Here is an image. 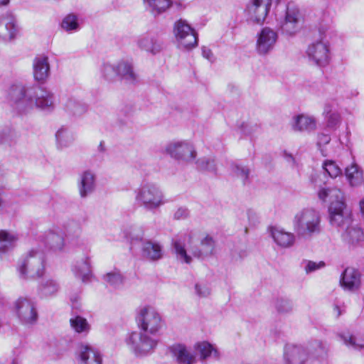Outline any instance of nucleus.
Returning <instances> with one entry per match:
<instances>
[{
	"instance_id": "nucleus-38",
	"label": "nucleus",
	"mask_w": 364,
	"mask_h": 364,
	"mask_svg": "<svg viewBox=\"0 0 364 364\" xmlns=\"http://www.w3.org/2000/svg\"><path fill=\"white\" fill-rule=\"evenodd\" d=\"M64 107L67 112L73 115H81L87 110V107L85 103L74 97L68 98Z\"/></svg>"
},
{
	"instance_id": "nucleus-28",
	"label": "nucleus",
	"mask_w": 364,
	"mask_h": 364,
	"mask_svg": "<svg viewBox=\"0 0 364 364\" xmlns=\"http://www.w3.org/2000/svg\"><path fill=\"white\" fill-rule=\"evenodd\" d=\"M322 114L326 120L327 128L336 130L340 127L342 122V117L338 110L334 109L333 104L326 102L324 105Z\"/></svg>"
},
{
	"instance_id": "nucleus-11",
	"label": "nucleus",
	"mask_w": 364,
	"mask_h": 364,
	"mask_svg": "<svg viewBox=\"0 0 364 364\" xmlns=\"http://www.w3.org/2000/svg\"><path fill=\"white\" fill-rule=\"evenodd\" d=\"M103 73L106 79L110 81L119 77L127 83L133 84L138 79L132 62L128 60H122L116 64H105Z\"/></svg>"
},
{
	"instance_id": "nucleus-60",
	"label": "nucleus",
	"mask_w": 364,
	"mask_h": 364,
	"mask_svg": "<svg viewBox=\"0 0 364 364\" xmlns=\"http://www.w3.org/2000/svg\"><path fill=\"white\" fill-rule=\"evenodd\" d=\"M99 149L100 151H104V146H103V143L102 142H100V145H99Z\"/></svg>"
},
{
	"instance_id": "nucleus-35",
	"label": "nucleus",
	"mask_w": 364,
	"mask_h": 364,
	"mask_svg": "<svg viewBox=\"0 0 364 364\" xmlns=\"http://www.w3.org/2000/svg\"><path fill=\"white\" fill-rule=\"evenodd\" d=\"M57 146L59 149H63L73 144L75 136L73 133L65 127H61L55 134Z\"/></svg>"
},
{
	"instance_id": "nucleus-62",
	"label": "nucleus",
	"mask_w": 364,
	"mask_h": 364,
	"mask_svg": "<svg viewBox=\"0 0 364 364\" xmlns=\"http://www.w3.org/2000/svg\"><path fill=\"white\" fill-rule=\"evenodd\" d=\"M358 95V92L356 90L353 91V92L352 93V96H353V97H355Z\"/></svg>"
},
{
	"instance_id": "nucleus-5",
	"label": "nucleus",
	"mask_w": 364,
	"mask_h": 364,
	"mask_svg": "<svg viewBox=\"0 0 364 364\" xmlns=\"http://www.w3.org/2000/svg\"><path fill=\"white\" fill-rule=\"evenodd\" d=\"M45 249L41 245L33 247L18 266L20 277L28 279L41 277L45 272Z\"/></svg>"
},
{
	"instance_id": "nucleus-21",
	"label": "nucleus",
	"mask_w": 364,
	"mask_h": 364,
	"mask_svg": "<svg viewBox=\"0 0 364 364\" xmlns=\"http://www.w3.org/2000/svg\"><path fill=\"white\" fill-rule=\"evenodd\" d=\"M33 77L36 81L43 82L50 75V64L46 55L36 56L33 62Z\"/></svg>"
},
{
	"instance_id": "nucleus-23",
	"label": "nucleus",
	"mask_w": 364,
	"mask_h": 364,
	"mask_svg": "<svg viewBox=\"0 0 364 364\" xmlns=\"http://www.w3.org/2000/svg\"><path fill=\"white\" fill-rule=\"evenodd\" d=\"M284 358L288 363L303 364L308 358V353L302 346L288 344L284 348Z\"/></svg>"
},
{
	"instance_id": "nucleus-44",
	"label": "nucleus",
	"mask_w": 364,
	"mask_h": 364,
	"mask_svg": "<svg viewBox=\"0 0 364 364\" xmlns=\"http://www.w3.org/2000/svg\"><path fill=\"white\" fill-rule=\"evenodd\" d=\"M196 165L197 169L200 171H206L211 173L216 172V164L213 159L202 157L196 161Z\"/></svg>"
},
{
	"instance_id": "nucleus-36",
	"label": "nucleus",
	"mask_w": 364,
	"mask_h": 364,
	"mask_svg": "<svg viewBox=\"0 0 364 364\" xmlns=\"http://www.w3.org/2000/svg\"><path fill=\"white\" fill-rule=\"evenodd\" d=\"M59 284L52 278L42 279L38 287V294L43 297L55 295L59 290Z\"/></svg>"
},
{
	"instance_id": "nucleus-20",
	"label": "nucleus",
	"mask_w": 364,
	"mask_h": 364,
	"mask_svg": "<svg viewBox=\"0 0 364 364\" xmlns=\"http://www.w3.org/2000/svg\"><path fill=\"white\" fill-rule=\"evenodd\" d=\"M41 242L45 247L53 251H60L65 245L63 233L59 230H52L41 236Z\"/></svg>"
},
{
	"instance_id": "nucleus-51",
	"label": "nucleus",
	"mask_w": 364,
	"mask_h": 364,
	"mask_svg": "<svg viewBox=\"0 0 364 364\" xmlns=\"http://www.w3.org/2000/svg\"><path fill=\"white\" fill-rule=\"evenodd\" d=\"M189 214V212L186 208H179L174 213V218L177 220H181L186 218Z\"/></svg>"
},
{
	"instance_id": "nucleus-8",
	"label": "nucleus",
	"mask_w": 364,
	"mask_h": 364,
	"mask_svg": "<svg viewBox=\"0 0 364 364\" xmlns=\"http://www.w3.org/2000/svg\"><path fill=\"white\" fill-rule=\"evenodd\" d=\"M135 193L137 205L148 211L156 210L167 203L161 188L154 183H143Z\"/></svg>"
},
{
	"instance_id": "nucleus-30",
	"label": "nucleus",
	"mask_w": 364,
	"mask_h": 364,
	"mask_svg": "<svg viewBox=\"0 0 364 364\" xmlns=\"http://www.w3.org/2000/svg\"><path fill=\"white\" fill-rule=\"evenodd\" d=\"M271 236L277 245L281 247H291L295 242L294 234L284 231L283 229L272 227L270 228Z\"/></svg>"
},
{
	"instance_id": "nucleus-33",
	"label": "nucleus",
	"mask_w": 364,
	"mask_h": 364,
	"mask_svg": "<svg viewBox=\"0 0 364 364\" xmlns=\"http://www.w3.org/2000/svg\"><path fill=\"white\" fill-rule=\"evenodd\" d=\"M338 336L349 348L360 350L364 348V337L361 336L353 335L350 332H343L339 333Z\"/></svg>"
},
{
	"instance_id": "nucleus-19",
	"label": "nucleus",
	"mask_w": 364,
	"mask_h": 364,
	"mask_svg": "<svg viewBox=\"0 0 364 364\" xmlns=\"http://www.w3.org/2000/svg\"><path fill=\"white\" fill-rule=\"evenodd\" d=\"M144 10L154 18L167 13L173 6L172 0H141Z\"/></svg>"
},
{
	"instance_id": "nucleus-49",
	"label": "nucleus",
	"mask_w": 364,
	"mask_h": 364,
	"mask_svg": "<svg viewBox=\"0 0 364 364\" xmlns=\"http://www.w3.org/2000/svg\"><path fill=\"white\" fill-rule=\"evenodd\" d=\"M277 309L282 313H287L292 310V303L287 299H280L277 301L276 304Z\"/></svg>"
},
{
	"instance_id": "nucleus-7",
	"label": "nucleus",
	"mask_w": 364,
	"mask_h": 364,
	"mask_svg": "<svg viewBox=\"0 0 364 364\" xmlns=\"http://www.w3.org/2000/svg\"><path fill=\"white\" fill-rule=\"evenodd\" d=\"M278 26L282 34L295 35L301 28V15L299 8L293 4L284 5L278 2L275 8Z\"/></svg>"
},
{
	"instance_id": "nucleus-18",
	"label": "nucleus",
	"mask_w": 364,
	"mask_h": 364,
	"mask_svg": "<svg viewBox=\"0 0 364 364\" xmlns=\"http://www.w3.org/2000/svg\"><path fill=\"white\" fill-rule=\"evenodd\" d=\"M96 188V176L87 170L82 172L78 178L77 188L81 198H86L92 193Z\"/></svg>"
},
{
	"instance_id": "nucleus-59",
	"label": "nucleus",
	"mask_w": 364,
	"mask_h": 364,
	"mask_svg": "<svg viewBox=\"0 0 364 364\" xmlns=\"http://www.w3.org/2000/svg\"><path fill=\"white\" fill-rule=\"evenodd\" d=\"M9 2V0H0V6H4L8 4Z\"/></svg>"
},
{
	"instance_id": "nucleus-63",
	"label": "nucleus",
	"mask_w": 364,
	"mask_h": 364,
	"mask_svg": "<svg viewBox=\"0 0 364 364\" xmlns=\"http://www.w3.org/2000/svg\"><path fill=\"white\" fill-rule=\"evenodd\" d=\"M2 203H3V202H2L1 199L0 198V210L2 208Z\"/></svg>"
},
{
	"instance_id": "nucleus-9",
	"label": "nucleus",
	"mask_w": 364,
	"mask_h": 364,
	"mask_svg": "<svg viewBox=\"0 0 364 364\" xmlns=\"http://www.w3.org/2000/svg\"><path fill=\"white\" fill-rule=\"evenodd\" d=\"M162 151L172 159L185 164L192 163L197 156L195 145L189 140H173L168 142Z\"/></svg>"
},
{
	"instance_id": "nucleus-17",
	"label": "nucleus",
	"mask_w": 364,
	"mask_h": 364,
	"mask_svg": "<svg viewBox=\"0 0 364 364\" xmlns=\"http://www.w3.org/2000/svg\"><path fill=\"white\" fill-rule=\"evenodd\" d=\"M291 127L296 132L309 133L316 129L317 121L312 115L299 114L292 117Z\"/></svg>"
},
{
	"instance_id": "nucleus-39",
	"label": "nucleus",
	"mask_w": 364,
	"mask_h": 364,
	"mask_svg": "<svg viewBox=\"0 0 364 364\" xmlns=\"http://www.w3.org/2000/svg\"><path fill=\"white\" fill-rule=\"evenodd\" d=\"M105 282L114 288H119L123 285L124 277L119 270L114 269L103 276Z\"/></svg>"
},
{
	"instance_id": "nucleus-46",
	"label": "nucleus",
	"mask_w": 364,
	"mask_h": 364,
	"mask_svg": "<svg viewBox=\"0 0 364 364\" xmlns=\"http://www.w3.org/2000/svg\"><path fill=\"white\" fill-rule=\"evenodd\" d=\"M196 295L200 299L207 298L211 294L210 286L204 282H197L194 286Z\"/></svg>"
},
{
	"instance_id": "nucleus-37",
	"label": "nucleus",
	"mask_w": 364,
	"mask_h": 364,
	"mask_svg": "<svg viewBox=\"0 0 364 364\" xmlns=\"http://www.w3.org/2000/svg\"><path fill=\"white\" fill-rule=\"evenodd\" d=\"M346 228L343 237V240L350 245H355L363 240L364 233L360 228L349 225Z\"/></svg>"
},
{
	"instance_id": "nucleus-61",
	"label": "nucleus",
	"mask_w": 364,
	"mask_h": 364,
	"mask_svg": "<svg viewBox=\"0 0 364 364\" xmlns=\"http://www.w3.org/2000/svg\"><path fill=\"white\" fill-rule=\"evenodd\" d=\"M346 134H347V136L348 137L350 134V132L349 130V128L347 127H346Z\"/></svg>"
},
{
	"instance_id": "nucleus-15",
	"label": "nucleus",
	"mask_w": 364,
	"mask_h": 364,
	"mask_svg": "<svg viewBox=\"0 0 364 364\" xmlns=\"http://www.w3.org/2000/svg\"><path fill=\"white\" fill-rule=\"evenodd\" d=\"M279 35L274 29L264 27L257 36L256 50L259 55H267L275 47Z\"/></svg>"
},
{
	"instance_id": "nucleus-53",
	"label": "nucleus",
	"mask_w": 364,
	"mask_h": 364,
	"mask_svg": "<svg viewBox=\"0 0 364 364\" xmlns=\"http://www.w3.org/2000/svg\"><path fill=\"white\" fill-rule=\"evenodd\" d=\"M245 215L247 217L250 225H255L257 222V215L253 210H247Z\"/></svg>"
},
{
	"instance_id": "nucleus-29",
	"label": "nucleus",
	"mask_w": 364,
	"mask_h": 364,
	"mask_svg": "<svg viewBox=\"0 0 364 364\" xmlns=\"http://www.w3.org/2000/svg\"><path fill=\"white\" fill-rule=\"evenodd\" d=\"M78 355L83 364H102L100 353L87 344H81L78 348Z\"/></svg>"
},
{
	"instance_id": "nucleus-16",
	"label": "nucleus",
	"mask_w": 364,
	"mask_h": 364,
	"mask_svg": "<svg viewBox=\"0 0 364 364\" xmlns=\"http://www.w3.org/2000/svg\"><path fill=\"white\" fill-rule=\"evenodd\" d=\"M306 53L309 59L319 66L326 65L331 59L329 45L321 41L309 45Z\"/></svg>"
},
{
	"instance_id": "nucleus-22",
	"label": "nucleus",
	"mask_w": 364,
	"mask_h": 364,
	"mask_svg": "<svg viewBox=\"0 0 364 364\" xmlns=\"http://www.w3.org/2000/svg\"><path fill=\"white\" fill-rule=\"evenodd\" d=\"M170 352L178 364H195L196 357L183 344H174L170 347Z\"/></svg>"
},
{
	"instance_id": "nucleus-42",
	"label": "nucleus",
	"mask_w": 364,
	"mask_h": 364,
	"mask_svg": "<svg viewBox=\"0 0 364 364\" xmlns=\"http://www.w3.org/2000/svg\"><path fill=\"white\" fill-rule=\"evenodd\" d=\"M61 27L65 31L72 33L80 29L77 16L73 14L67 15L62 21Z\"/></svg>"
},
{
	"instance_id": "nucleus-50",
	"label": "nucleus",
	"mask_w": 364,
	"mask_h": 364,
	"mask_svg": "<svg viewBox=\"0 0 364 364\" xmlns=\"http://www.w3.org/2000/svg\"><path fill=\"white\" fill-rule=\"evenodd\" d=\"M325 267V263L322 261L316 262L313 261H308L305 266V271L306 273H311Z\"/></svg>"
},
{
	"instance_id": "nucleus-2",
	"label": "nucleus",
	"mask_w": 364,
	"mask_h": 364,
	"mask_svg": "<svg viewBox=\"0 0 364 364\" xmlns=\"http://www.w3.org/2000/svg\"><path fill=\"white\" fill-rule=\"evenodd\" d=\"M8 95L13 105L19 112H23L33 107L50 112L55 107L53 93L39 86L13 85Z\"/></svg>"
},
{
	"instance_id": "nucleus-41",
	"label": "nucleus",
	"mask_w": 364,
	"mask_h": 364,
	"mask_svg": "<svg viewBox=\"0 0 364 364\" xmlns=\"http://www.w3.org/2000/svg\"><path fill=\"white\" fill-rule=\"evenodd\" d=\"M319 31L321 36V41L327 43L328 45L330 42L333 43L338 38V33L333 25L321 26Z\"/></svg>"
},
{
	"instance_id": "nucleus-3",
	"label": "nucleus",
	"mask_w": 364,
	"mask_h": 364,
	"mask_svg": "<svg viewBox=\"0 0 364 364\" xmlns=\"http://www.w3.org/2000/svg\"><path fill=\"white\" fill-rule=\"evenodd\" d=\"M176 257L182 263L190 264L192 256L204 259L212 255L215 249V242L208 235H200L196 231L184 234L173 241Z\"/></svg>"
},
{
	"instance_id": "nucleus-4",
	"label": "nucleus",
	"mask_w": 364,
	"mask_h": 364,
	"mask_svg": "<svg viewBox=\"0 0 364 364\" xmlns=\"http://www.w3.org/2000/svg\"><path fill=\"white\" fill-rule=\"evenodd\" d=\"M318 196L323 201H329L328 218L331 225L341 229L351 223V213L345 203L344 194L337 188H322Z\"/></svg>"
},
{
	"instance_id": "nucleus-47",
	"label": "nucleus",
	"mask_w": 364,
	"mask_h": 364,
	"mask_svg": "<svg viewBox=\"0 0 364 364\" xmlns=\"http://www.w3.org/2000/svg\"><path fill=\"white\" fill-rule=\"evenodd\" d=\"M232 172L237 177L240 178L244 183H245L249 178L250 169L246 166L234 164L232 166Z\"/></svg>"
},
{
	"instance_id": "nucleus-6",
	"label": "nucleus",
	"mask_w": 364,
	"mask_h": 364,
	"mask_svg": "<svg viewBox=\"0 0 364 364\" xmlns=\"http://www.w3.org/2000/svg\"><path fill=\"white\" fill-rule=\"evenodd\" d=\"M292 225L298 237H310L321 231V215L314 208H304L294 215Z\"/></svg>"
},
{
	"instance_id": "nucleus-64",
	"label": "nucleus",
	"mask_w": 364,
	"mask_h": 364,
	"mask_svg": "<svg viewBox=\"0 0 364 364\" xmlns=\"http://www.w3.org/2000/svg\"><path fill=\"white\" fill-rule=\"evenodd\" d=\"M259 128V126H257V125H255V130H257V129H258Z\"/></svg>"
},
{
	"instance_id": "nucleus-14",
	"label": "nucleus",
	"mask_w": 364,
	"mask_h": 364,
	"mask_svg": "<svg viewBox=\"0 0 364 364\" xmlns=\"http://www.w3.org/2000/svg\"><path fill=\"white\" fill-rule=\"evenodd\" d=\"M19 31L16 17L12 12L6 11L0 16V42L6 43L14 40Z\"/></svg>"
},
{
	"instance_id": "nucleus-25",
	"label": "nucleus",
	"mask_w": 364,
	"mask_h": 364,
	"mask_svg": "<svg viewBox=\"0 0 364 364\" xmlns=\"http://www.w3.org/2000/svg\"><path fill=\"white\" fill-rule=\"evenodd\" d=\"M137 45L139 48L153 55L161 52L163 49L161 41L155 35L146 34L141 36L137 41Z\"/></svg>"
},
{
	"instance_id": "nucleus-1",
	"label": "nucleus",
	"mask_w": 364,
	"mask_h": 364,
	"mask_svg": "<svg viewBox=\"0 0 364 364\" xmlns=\"http://www.w3.org/2000/svg\"><path fill=\"white\" fill-rule=\"evenodd\" d=\"M141 332H133L127 339V343L136 356L151 353L158 344L156 336L165 323L161 315L153 307L141 309L136 317Z\"/></svg>"
},
{
	"instance_id": "nucleus-31",
	"label": "nucleus",
	"mask_w": 364,
	"mask_h": 364,
	"mask_svg": "<svg viewBox=\"0 0 364 364\" xmlns=\"http://www.w3.org/2000/svg\"><path fill=\"white\" fill-rule=\"evenodd\" d=\"M346 179L351 187H358L364 182V175L361 168L355 164L345 168Z\"/></svg>"
},
{
	"instance_id": "nucleus-57",
	"label": "nucleus",
	"mask_w": 364,
	"mask_h": 364,
	"mask_svg": "<svg viewBox=\"0 0 364 364\" xmlns=\"http://www.w3.org/2000/svg\"><path fill=\"white\" fill-rule=\"evenodd\" d=\"M71 301H72L73 307V308H78L77 299L73 300V299H71Z\"/></svg>"
},
{
	"instance_id": "nucleus-10",
	"label": "nucleus",
	"mask_w": 364,
	"mask_h": 364,
	"mask_svg": "<svg viewBox=\"0 0 364 364\" xmlns=\"http://www.w3.org/2000/svg\"><path fill=\"white\" fill-rule=\"evenodd\" d=\"M173 33L177 47L190 50L198 46V34L193 28L183 19H178L173 26Z\"/></svg>"
},
{
	"instance_id": "nucleus-34",
	"label": "nucleus",
	"mask_w": 364,
	"mask_h": 364,
	"mask_svg": "<svg viewBox=\"0 0 364 364\" xmlns=\"http://www.w3.org/2000/svg\"><path fill=\"white\" fill-rule=\"evenodd\" d=\"M18 236L6 230H0V255L11 250L16 245Z\"/></svg>"
},
{
	"instance_id": "nucleus-54",
	"label": "nucleus",
	"mask_w": 364,
	"mask_h": 364,
	"mask_svg": "<svg viewBox=\"0 0 364 364\" xmlns=\"http://www.w3.org/2000/svg\"><path fill=\"white\" fill-rule=\"evenodd\" d=\"M202 54L203 56L209 61H212L213 60V54L210 49L203 48L202 50Z\"/></svg>"
},
{
	"instance_id": "nucleus-52",
	"label": "nucleus",
	"mask_w": 364,
	"mask_h": 364,
	"mask_svg": "<svg viewBox=\"0 0 364 364\" xmlns=\"http://www.w3.org/2000/svg\"><path fill=\"white\" fill-rule=\"evenodd\" d=\"M331 141V136L328 134H319L318 135V141L317 144L319 147L323 145L328 144Z\"/></svg>"
},
{
	"instance_id": "nucleus-27",
	"label": "nucleus",
	"mask_w": 364,
	"mask_h": 364,
	"mask_svg": "<svg viewBox=\"0 0 364 364\" xmlns=\"http://www.w3.org/2000/svg\"><path fill=\"white\" fill-rule=\"evenodd\" d=\"M195 349L199 354L200 360L203 363L208 362V359L219 361L220 353L215 345L203 341L195 345Z\"/></svg>"
},
{
	"instance_id": "nucleus-12",
	"label": "nucleus",
	"mask_w": 364,
	"mask_h": 364,
	"mask_svg": "<svg viewBox=\"0 0 364 364\" xmlns=\"http://www.w3.org/2000/svg\"><path fill=\"white\" fill-rule=\"evenodd\" d=\"M280 0H251L247 5L245 12L247 21L253 23H264L272 2L277 5Z\"/></svg>"
},
{
	"instance_id": "nucleus-40",
	"label": "nucleus",
	"mask_w": 364,
	"mask_h": 364,
	"mask_svg": "<svg viewBox=\"0 0 364 364\" xmlns=\"http://www.w3.org/2000/svg\"><path fill=\"white\" fill-rule=\"evenodd\" d=\"M70 323L72 328L77 333L87 335L90 330V326L87 319L80 316L71 318Z\"/></svg>"
},
{
	"instance_id": "nucleus-45",
	"label": "nucleus",
	"mask_w": 364,
	"mask_h": 364,
	"mask_svg": "<svg viewBox=\"0 0 364 364\" xmlns=\"http://www.w3.org/2000/svg\"><path fill=\"white\" fill-rule=\"evenodd\" d=\"M323 168L332 178L342 176V169L334 161H325L323 164Z\"/></svg>"
},
{
	"instance_id": "nucleus-13",
	"label": "nucleus",
	"mask_w": 364,
	"mask_h": 364,
	"mask_svg": "<svg viewBox=\"0 0 364 364\" xmlns=\"http://www.w3.org/2000/svg\"><path fill=\"white\" fill-rule=\"evenodd\" d=\"M15 311L18 319L23 324H33L37 321L36 305L31 299L18 298L15 302Z\"/></svg>"
},
{
	"instance_id": "nucleus-55",
	"label": "nucleus",
	"mask_w": 364,
	"mask_h": 364,
	"mask_svg": "<svg viewBox=\"0 0 364 364\" xmlns=\"http://www.w3.org/2000/svg\"><path fill=\"white\" fill-rule=\"evenodd\" d=\"M284 157L285 159L289 163H294V159L291 154L287 153V151H284Z\"/></svg>"
},
{
	"instance_id": "nucleus-24",
	"label": "nucleus",
	"mask_w": 364,
	"mask_h": 364,
	"mask_svg": "<svg viewBox=\"0 0 364 364\" xmlns=\"http://www.w3.org/2000/svg\"><path fill=\"white\" fill-rule=\"evenodd\" d=\"M72 270L75 276L82 282H90L92 277L90 257L87 255H85L80 260L76 262Z\"/></svg>"
},
{
	"instance_id": "nucleus-32",
	"label": "nucleus",
	"mask_w": 364,
	"mask_h": 364,
	"mask_svg": "<svg viewBox=\"0 0 364 364\" xmlns=\"http://www.w3.org/2000/svg\"><path fill=\"white\" fill-rule=\"evenodd\" d=\"M141 253L144 257L151 261H156L162 257V247L156 242L146 241L142 243Z\"/></svg>"
},
{
	"instance_id": "nucleus-43",
	"label": "nucleus",
	"mask_w": 364,
	"mask_h": 364,
	"mask_svg": "<svg viewBox=\"0 0 364 364\" xmlns=\"http://www.w3.org/2000/svg\"><path fill=\"white\" fill-rule=\"evenodd\" d=\"M328 347L326 343L314 341L309 343V351L316 358H320L327 354Z\"/></svg>"
},
{
	"instance_id": "nucleus-56",
	"label": "nucleus",
	"mask_w": 364,
	"mask_h": 364,
	"mask_svg": "<svg viewBox=\"0 0 364 364\" xmlns=\"http://www.w3.org/2000/svg\"><path fill=\"white\" fill-rule=\"evenodd\" d=\"M360 208L362 215L364 216V198L360 202Z\"/></svg>"
},
{
	"instance_id": "nucleus-26",
	"label": "nucleus",
	"mask_w": 364,
	"mask_h": 364,
	"mask_svg": "<svg viewBox=\"0 0 364 364\" xmlns=\"http://www.w3.org/2000/svg\"><path fill=\"white\" fill-rule=\"evenodd\" d=\"M341 284L346 290H357L360 286V274L359 272L354 268H346L342 274Z\"/></svg>"
},
{
	"instance_id": "nucleus-48",
	"label": "nucleus",
	"mask_w": 364,
	"mask_h": 364,
	"mask_svg": "<svg viewBox=\"0 0 364 364\" xmlns=\"http://www.w3.org/2000/svg\"><path fill=\"white\" fill-rule=\"evenodd\" d=\"M16 137V133L9 129H6L0 133V142L2 144H9L11 145L13 140Z\"/></svg>"
},
{
	"instance_id": "nucleus-58",
	"label": "nucleus",
	"mask_w": 364,
	"mask_h": 364,
	"mask_svg": "<svg viewBox=\"0 0 364 364\" xmlns=\"http://www.w3.org/2000/svg\"><path fill=\"white\" fill-rule=\"evenodd\" d=\"M334 310L336 311V314L338 316L341 314V311L338 306H335Z\"/></svg>"
}]
</instances>
